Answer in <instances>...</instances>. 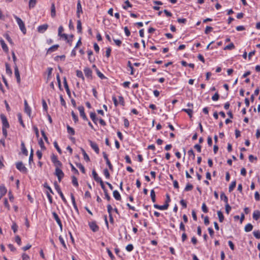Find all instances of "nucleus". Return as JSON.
Instances as JSON below:
<instances>
[{
	"label": "nucleus",
	"mask_w": 260,
	"mask_h": 260,
	"mask_svg": "<svg viewBox=\"0 0 260 260\" xmlns=\"http://www.w3.org/2000/svg\"><path fill=\"white\" fill-rule=\"evenodd\" d=\"M14 17L15 18L18 25H19L21 31L23 32V34H25L26 32V29L25 27V24L23 21L16 15H14Z\"/></svg>",
	"instance_id": "f257e3e1"
},
{
	"label": "nucleus",
	"mask_w": 260,
	"mask_h": 260,
	"mask_svg": "<svg viewBox=\"0 0 260 260\" xmlns=\"http://www.w3.org/2000/svg\"><path fill=\"white\" fill-rule=\"evenodd\" d=\"M16 168L22 173H26L27 171L26 168L21 161L17 162L16 164Z\"/></svg>",
	"instance_id": "f03ea898"
},
{
	"label": "nucleus",
	"mask_w": 260,
	"mask_h": 260,
	"mask_svg": "<svg viewBox=\"0 0 260 260\" xmlns=\"http://www.w3.org/2000/svg\"><path fill=\"white\" fill-rule=\"evenodd\" d=\"M54 184V186H55V188L56 190L57 191L58 194L60 195V196L61 198L62 199V201H63V202L64 203H66L67 202V201L64 197V196L60 189L59 186L58 185V184L56 182H55Z\"/></svg>",
	"instance_id": "7ed1b4c3"
},
{
	"label": "nucleus",
	"mask_w": 260,
	"mask_h": 260,
	"mask_svg": "<svg viewBox=\"0 0 260 260\" xmlns=\"http://www.w3.org/2000/svg\"><path fill=\"white\" fill-rule=\"evenodd\" d=\"M55 175L57 177L59 182H60L64 177V173L60 168H55Z\"/></svg>",
	"instance_id": "20e7f679"
},
{
	"label": "nucleus",
	"mask_w": 260,
	"mask_h": 260,
	"mask_svg": "<svg viewBox=\"0 0 260 260\" xmlns=\"http://www.w3.org/2000/svg\"><path fill=\"white\" fill-rule=\"evenodd\" d=\"M3 126L2 127L9 128L10 125L6 117L4 114H1Z\"/></svg>",
	"instance_id": "39448f33"
},
{
	"label": "nucleus",
	"mask_w": 260,
	"mask_h": 260,
	"mask_svg": "<svg viewBox=\"0 0 260 260\" xmlns=\"http://www.w3.org/2000/svg\"><path fill=\"white\" fill-rule=\"evenodd\" d=\"M83 13V10L82 9V6L81 4V2L80 0L78 1L77 5V12L76 15L77 17L78 18H80V14Z\"/></svg>",
	"instance_id": "423d86ee"
},
{
	"label": "nucleus",
	"mask_w": 260,
	"mask_h": 260,
	"mask_svg": "<svg viewBox=\"0 0 260 260\" xmlns=\"http://www.w3.org/2000/svg\"><path fill=\"white\" fill-rule=\"evenodd\" d=\"M78 109L80 112V116L84 120H88V118L86 116V114L84 112V108L83 106H79L78 108Z\"/></svg>",
	"instance_id": "0eeeda50"
},
{
	"label": "nucleus",
	"mask_w": 260,
	"mask_h": 260,
	"mask_svg": "<svg viewBox=\"0 0 260 260\" xmlns=\"http://www.w3.org/2000/svg\"><path fill=\"white\" fill-rule=\"evenodd\" d=\"M103 157H104V159H105V160L106 161V164L108 165L109 169L111 171H113V166L111 164V162L108 158V155L106 154V153L105 152H103Z\"/></svg>",
	"instance_id": "6e6552de"
},
{
	"label": "nucleus",
	"mask_w": 260,
	"mask_h": 260,
	"mask_svg": "<svg viewBox=\"0 0 260 260\" xmlns=\"http://www.w3.org/2000/svg\"><path fill=\"white\" fill-rule=\"evenodd\" d=\"M52 215H53V216L54 219L56 220V222L57 223V224L59 226L60 229L62 230V223H61V221L59 217H58L57 214L56 212H53L52 213Z\"/></svg>",
	"instance_id": "1a4fd4ad"
},
{
	"label": "nucleus",
	"mask_w": 260,
	"mask_h": 260,
	"mask_svg": "<svg viewBox=\"0 0 260 260\" xmlns=\"http://www.w3.org/2000/svg\"><path fill=\"white\" fill-rule=\"evenodd\" d=\"M14 74H15V77L16 78L17 83H20V81H21V80H20V74H19L18 68L17 66V65H15L14 66Z\"/></svg>",
	"instance_id": "9d476101"
},
{
	"label": "nucleus",
	"mask_w": 260,
	"mask_h": 260,
	"mask_svg": "<svg viewBox=\"0 0 260 260\" xmlns=\"http://www.w3.org/2000/svg\"><path fill=\"white\" fill-rule=\"evenodd\" d=\"M91 147L94 150L96 154H99L100 150L98 145L95 142H92L91 140L89 141Z\"/></svg>",
	"instance_id": "9b49d317"
},
{
	"label": "nucleus",
	"mask_w": 260,
	"mask_h": 260,
	"mask_svg": "<svg viewBox=\"0 0 260 260\" xmlns=\"http://www.w3.org/2000/svg\"><path fill=\"white\" fill-rule=\"evenodd\" d=\"M24 111L29 117L31 116V109L29 107L26 100L24 101Z\"/></svg>",
	"instance_id": "f8f14e48"
},
{
	"label": "nucleus",
	"mask_w": 260,
	"mask_h": 260,
	"mask_svg": "<svg viewBox=\"0 0 260 260\" xmlns=\"http://www.w3.org/2000/svg\"><path fill=\"white\" fill-rule=\"evenodd\" d=\"M89 225L90 229L94 232H97L99 230V228L95 221L89 222Z\"/></svg>",
	"instance_id": "ddd939ff"
},
{
	"label": "nucleus",
	"mask_w": 260,
	"mask_h": 260,
	"mask_svg": "<svg viewBox=\"0 0 260 260\" xmlns=\"http://www.w3.org/2000/svg\"><path fill=\"white\" fill-rule=\"evenodd\" d=\"M48 27V25L47 24L40 25L38 27V31L40 33H44L47 29Z\"/></svg>",
	"instance_id": "4468645a"
},
{
	"label": "nucleus",
	"mask_w": 260,
	"mask_h": 260,
	"mask_svg": "<svg viewBox=\"0 0 260 260\" xmlns=\"http://www.w3.org/2000/svg\"><path fill=\"white\" fill-rule=\"evenodd\" d=\"M63 84H64V86L66 89V90L67 91V93L68 96L70 98L71 96V91L70 90V89H69L68 83H67V79L66 77L63 78Z\"/></svg>",
	"instance_id": "2eb2a0df"
},
{
	"label": "nucleus",
	"mask_w": 260,
	"mask_h": 260,
	"mask_svg": "<svg viewBox=\"0 0 260 260\" xmlns=\"http://www.w3.org/2000/svg\"><path fill=\"white\" fill-rule=\"evenodd\" d=\"M169 204H165L164 205H161V206L158 205L157 204H154L153 206L155 208H156V209H158L159 210H164L167 209L169 207Z\"/></svg>",
	"instance_id": "dca6fc26"
},
{
	"label": "nucleus",
	"mask_w": 260,
	"mask_h": 260,
	"mask_svg": "<svg viewBox=\"0 0 260 260\" xmlns=\"http://www.w3.org/2000/svg\"><path fill=\"white\" fill-rule=\"evenodd\" d=\"M0 43L2 46V47L3 49V50L6 52L8 53L9 51L8 47L6 44L5 43V41L3 39L0 40Z\"/></svg>",
	"instance_id": "f3484780"
},
{
	"label": "nucleus",
	"mask_w": 260,
	"mask_h": 260,
	"mask_svg": "<svg viewBox=\"0 0 260 260\" xmlns=\"http://www.w3.org/2000/svg\"><path fill=\"white\" fill-rule=\"evenodd\" d=\"M84 72L85 74V75L87 78H90L92 77V71L90 69L88 68H86L84 70Z\"/></svg>",
	"instance_id": "a211bd4d"
},
{
	"label": "nucleus",
	"mask_w": 260,
	"mask_h": 260,
	"mask_svg": "<svg viewBox=\"0 0 260 260\" xmlns=\"http://www.w3.org/2000/svg\"><path fill=\"white\" fill-rule=\"evenodd\" d=\"M260 217V211L255 210L253 213V218L255 220H257Z\"/></svg>",
	"instance_id": "6ab92c4d"
},
{
	"label": "nucleus",
	"mask_w": 260,
	"mask_h": 260,
	"mask_svg": "<svg viewBox=\"0 0 260 260\" xmlns=\"http://www.w3.org/2000/svg\"><path fill=\"white\" fill-rule=\"evenodd\" d=\"M58 47H59L58 45H53L52 46H51L48 49L47 53H51L54 52V51L56 50Z\"/></svg>",
	"instance_id": "aec40b11"
},
{
	"label": "nucleus",
	"mask_w": 260,
	"mask_h": 260,
	"mask_svg": "<svg viewBox=\"0 0 260 260\" xmlns=\"http://www.w3.org/2000/svg\"><path fill=\"white\" fill-rule=\"evenodd\" d=\"M114 198L117 201H120L121 199V196L119 192L115 190L113 192Z\"/></svg>",
	"instance_id": "412c9836"
},
{
	"label": "nucleus",
	"mask_w": 260,
	"mask_h": 260,
	"mask_svg": "<svg viewBox=\"0 0 260 260\" xmlns=\"http://www.w3.org/2000/svg\"><path fill=\"white\" fill-rule=\"evenodd\" d=\"M21 147L22 153L27 156L28 155V151L25 146L24 142H22L21 144Z\"/></svg>",
	"instance_id": "4be33fe9"
},
{
	"label": "nucleus",
	"mask_w": 260,
	"mask_h": 260,
	"mask_svg": "<svg viewBox=\"0 0 260 260\" xmlns=\"http://www.w3.org/2000/svg\"><path fill=\"white\" fill-rule=\"evenodd\" d=\"M7 191V190L4 185H0V195L4 196L6 193Z\"/></svg>",
	"instance_id": "5701e85b"
},
{
	"label": "nucleus",
	"mask_w": 260,
	"mask_h": 260,
	"mask_svg": "<svg viewBox=\"0 0 260 260\" xmlns=\"http://www.w3.org/2000/svg\"><path fill=\"white\" fill-rule=\"evenodd\" d=\"M87 54L88 55V60L90 62H93L95 61L94 57H91V55L93 54V52L91 50H89L87 51Z\"/></svg>",
	"instance_id": "b1692460"
},
{
	"label": "nucleus",
	"mask_w": 260,
	"mask_h": 260,
	"mask_svg": "<svg viewBox=\"0 0 260 260\" xmlns=\"http://www.w3.org/2000/svg\"><path fill=\"white\" fill-rule=\"evenodd\" d=\"M92 174L95 181H96V182L101 181V179H102L98 176V174L96 173V171L94 170H92Z\"/></svg>",
	"instance_id": "393cba45"
},
{
	"label": "nucleus",
	"mask_w": 260,
	"mask_h": 260,
	"mask_svg": "<svg viewBox=\"0 0 260 260\" xmlns=\"http://www.w3.org/2000/svg\"><path fill=\"white\" fill-rule=\"evenodd\" d=\"M51 15L52 17H54L56 15L55 7L54 3L51 4Z\"/></svg>",
	"instance_id": "a878e982"
},
{
	"label": "nucleus",
	"mask_w": 260,
	"mask_h": 260,
	"mask_svg": "<svg viewBox=\"0 0 260 260\" xmlns=\"http://www.w3.org/2000/svg\"><path fill=\"white\" fill-rule=\"evenodd\" d=\"M6 66V73L9 75V76H11L12 74V70L10 68V67L9 64L8 63H5Z\"/></svg>",
	"instance_id": "bb28decb"
},
{
	"label": "nucleus",
	"mask_w": 260,
	"mask_h": 260,
	"mask_svg": "<svg viewBox=\"0 0 260 260\" xmlns=\"http://www.w3.org/2000/svg\"><path fill=\"white\" fill-rule=\"evenodd\" d=\"M253 225L251 223H248L244 228V230L246 232H249L252 230Z\"/></svg>",
	"instance_id": "cd10ccee"
},
{
	"label": "nucleus",
	"mask_w": 260,
	"mask_h": 260,
	"mask_svg": "<svg viewBox=\"0 0 260 260\" xmlns=\"http://www.w3.org/2000/svg\"><path fill=\"white\" fill-rule=\"evenodd\" d=\"M220 199L225 202V204H228V198L223 192L220 194Z\"/></svg>",
	"instance_id": "c85d7f7f"
},
{
	"label": "nucleus",
	"mask_w": 260,
	"mask_h": 260,
	"mask_svg": "<svg viewBox=\"0 0 260 260\" xmlns=\"http://www.w3.org/2000/svg\"><path fill=\"white\" fill-rule=\"evenodd\" d=\"M90 117L93 122L96 124V121L98 120V118H96V114L94 112H91L90 113Z\"/></svg>",
	"instance_id": "c756f323"
},
{
	"label": "nucleus",
	"mask_w": 260,
	"mask_h": 260,
	"mask_svg": "<svg viewBox=\"0 0 260 260\" xmlns=\"http://www.w3.org/2000/svg\"><path fill=\"white\" fill-rule=\"evenodd\" d=\"M217 215L219 218V221L220 222H222L224 220V216L221 211H218Z\"/></svg>",
	"instance_id": "7c9ffc66"
},
{
	"label": "nucleus",
	"mask_w": 260,
	"mask_h": 260,
	"mask_svg": "<svg viewBox=\"0 0 260 260\" xmlns=\"http://www.w3.org/2000/svg\"><path fill=\"white\" fill-rule=\"evenodd\" d=\"M77 29L79 33L82 32V23L80 20L77 21Z\"/></svg>",
	"instance_id": "2f4dec72"
},
{
	"label": "nucleus",
	"mask_w": 260,
	"mask_h": 260,
	"mask_svg": "<svg viewBox=\"0 0 260 260\" xmlns=\"http://www.w3.org/2000/svg\"><path fill=\"white\" fill-rule=\"evenodd\" d=\"M71 200H72V204H73L74 209L77 211H78V209L77 208V206L76 205V202H75V199L73 194H71Z\"/></svg>",
	"instance_id": "473e14b6"
},
{
	"label": "nucleus",
	"mask_w": 260,
	"mask_h": 260,
	"mask_svg": "<svg viewBox=\"0 0 260 260\" xmlns=\"http://www.w3.org/2000/svg\"><path fill=\"white\" fill-rule=\"evenodd\" d=\"M182 111H184L186 113H187L190 118L192 117V113H193L192 109H183L182 110Z\"/></svg>",
	"instance_id": "72a5a7b5"
},
{
	"label": "nucleus",
	"mask_w": 260,
	"mask_h": 260,
	"mask_svg": "<svg viewBox=\"0 0 260 260\" xmlns=\"http://www.w3.org/2000/svg\"><path fill=\"white\" fill-rule=\"evenodd\" d=\"M124 4L125 5H123L122 8L125 10H127L128 7H132V5L130 3L128 0L125 1L124 2Z\"/></svg>",
	"instance_id": "f704fd0d"
},
{
	"label": "nucleus",
	"mask_w": 260,
	"mask_h": 260,
	"mask_svg": "<svg viewBox=\"0 0 260 260\" xmlns=\"http://www.w3.org/2000/svg\"><path fill=\"white\" fill-rule=\"evenodd\" d=\"M72 183L74 185V186H75L76 187L78 186L79 184H78V182L77 181V179L75 176H72Z\"/></svg>",
	"instance_id": "c9c22d12"
},
{
	"label": "nucleus",
	"mask_w": 260,
	"mask_h": 260,
	"mask_svg": "<svg viewBox=\"0 0 260 260\" xmlns=\"http://www.w3.org/2000/svg\"><path fill=\"white\" fill-rule=\"evenodd\" d=\"M236 180L233 181V182H232V183L230 184V185L229 186V192L232 191L233 190V189H234V188L236 187Z\"/></svg>",
	"instance_id": "e433bc0d"
},
{
	"label": "nucleus",
	"mask_w": 260,
	"mask_h": 260,
	"mask_svg": "<svg viewBox=\"0 0 260 260\" xmlns=\"http://www.w3.org/2000/svg\"><path fill=\"white\" fill-rule=\"evenodd\" d=\"M96 73L97 75L99 78L101 79H105L107 78L104 75L103 73H102L98 69H96Z\"/></svg>",
	"instance_id": "4c0bfd02"
},
{
	"label": "nucleus",
	"mask_w": 260,
	"mask_h": 260,
	"mask_svg": "<svg viewBox=\"0 0 260 260\" xmlns=\"http://www.w3.org/2000/svg\"><path fill=\"white\" fill-rule=\"evenodd\" d=\"M150 197H151L152 201L153 203L155 202V201H156V200H155V191H154V189L151 190V191H150Z\"/></svg>",
	"instance_id": "58836bf2"
},
{
	"label": "nucleus",
	"mask_w": 260,
	"mask_h": 260,
	"mask_svg": "<svg viewBox=\"0 0 260 260\" xmlns=\"http://www.w3.org/2000/svg\"><path fill=\"white\" fill-rule=\"evenodd\" d=\"M67 132L69 134H71L72 135H75V131L73 128L70 126L69 125H67Z\"/></svg>",
	"instance_id": "ea45409f"
},
{
	"label": "nucleus",
	"mask_w": 260,
	"mask_h": 260,
	"mask_svg": "<svg viewBox=\"0 0 260 260\" xmlns=\"http://www.w3.org/2000/svg\"><path fill=\"white\" fill-rule=\"evenodd\" d=\"M17 116H18V120H19V123H20V124L23 127H25V125L23 123V121L22 120V116H21V113H18L17 114Z\"/></svg>",
	"instance_id": "a19ab883"
},
{
	"label": "nucleus",
	"mask_w": 260,
	"mask_h": 260,
	"mask_svg": "<svg viewBox=\"0 0 260 260\" xmlns=\"http://www.w3.org/2000/svg\"><path fill=\"white\" fill-rule=\"evenodd\" d=\"M235 48V45L233 43H230V44L226 46L224 50H232Z\"/></svg>",
	"instance_id": "79ce46f5"
},
{
	"label": "nucleus",
	"mask_w": 260,
	"mask_h": 260,
	"mask_svg": "<svg viewBox=\"0 0 260 260\" xmlns=\"http://www.w3.org/2000/svg\"><path fill=\"white\" fill-rule=\"evenodd\" d=\"M193 188V185L190 183H187L186 185L184 190L186 191L191 190Z\"/></svg>",
	"instance_id": "37998d69"
},
{
	"label": "nucleus",
	"mask_w": 260,
	"mask_h": 260,
	"mask_svg": "<svg viewBox=\"0 0 260 260\" xmlns=\"http://www.w3.org/2000/svg\"><path fill=\"white\" fill-rule=\"evenodd\" d=\"M77 167L83 173H85V170L84 166L80 163L76 164Z\"/></svg>",
	"instance_id": "c03bdc74"
},
{
	"label": "nucleus",
	"mask_w": 260,
	"mask_h": 260,
	"mask_svg": "<svg viewBox=\"0 0 260 260\" xmlns=\"http://www.w3.org/2000/svg\"><path fill=\"white\" fill-rule=\"evenodd\" d=\"M76 75L78 77L81 78L83 80H84V77L83 76L82 71L80 70H77Z\"/></svg>",
	"instance_id": "a18cd8bd"
},
{
	"label": "nucleus",
	"mask_w": 260,
	"mask_h": 260,
	"mask_svg": "<svg viewBox=\"0 0 260 260\" xmlns=\"http://www.w3.org/2000/svg\"><path fill=\"white\" fill-rule=\"evenodd\" d=\"M70 165L71 167L72 172H73L75 174L79 175L78 171L75 168V167L73 165V164L70 162Z\"/></svg>",
	"instance_id": "49530a36"
},
{
	"label": "nucleus",
	"mask_w": 260,
	"mask_h": 260,
	"mask_svg": "<svg viewBox=\"0 0 260 260\" xmlns=\"http://www.w3.org/2000/svg\"><path fill=\"white\" fill-rule=\"evenodd\" d=\"M253 234L256 239H260V231H254L253 232Z\"/></svg>",
	"instance_id": "de8ad7c7"
},
{
	"label": "nucleus",
	"mask_w": 260,
	"mask_h": 260,
	"mask_svg": "<svg viewBox=\"0 0 260 260\" xmlns=\"http://www.w3.org/2000/svg\"><path fill=\"white\" fill-rule=\"evenodd\" d=\"M53 164L55 166V168H60L62 166V163L59 160Z\"/></svg>",
	"instance_id": "09e8293b"
},
{
	"label": "nucleus",
	"mask_w": 260,
	"mask_h": 260,
	"mask_svg": "<svg viewBox=\"0 0 260 260\" xmlns=\"http://www.w3.org/2000/svg\"><path fill=\"white\" fill-rule=\"evenodd\" d=\"M53 144H54V146L55 147V148L56 149L57 151H58V152L59 153V154H61L62 153V151H61V149L59 148V147L58 146V144H57V143L56 141H55L54 143H53Z\"/></svg>",
	"instance_id": "8fccbe9b"
},
{
	"label": "nucleus",
	"mask_w": 260,
	"mask_h": 260,
	"mask_svg": "<svg viewBox=\"0 0 260 260\" xmlns=\"http://www.w3.org/2000/svg\"><path fill=\"white\" fill-rule=\"evenodd\" d=\"M56 79H57V83L58 84V87H59V89L62 90V88H61V80L60 79L59 75L58 74H57L56 75Z\"/></svg>",
	"instance_id": "3c124183"
},
{
	"label": "nucleus",
	"mask_w": 260,
	"mask_h": 260,
	"mask_svg": "<svg viewBox=\"0 0 260 260\" xmlns=\"http://www.w3.org/2000/svg\"><path fill=\"white\" fill-rule=\"evenodd\" d=\"M11 228H12V230L13 231L14 233H16L18 230V225H17V224L15 222H14L13 223Z\"/></svg>",
	"instance_id": "603ef678"
},
{
	"label": "nucleus",
	"mask_w": 260,
	"mask_h": 260,
	"mask_svg": "<svg viewBox=\"0 0 260 260\" xmlns=\"http://www.w3.org/2000/svg\"><path fill=\"white\" fill-rule=\"evenodd\" d=\"M225 212L227 214H229L230 213V212L232 209L231 207L230 206V205L228 204H226L225 205Z\"/></svg>",
	"instance_id": "864d4df0"
},
{
	"label": "nucleus",
	"mask_w": 260,
	"mask_h": 260,
	"mask_svg": "<svg viewBox=\"0 0 260 260\" xmlns=\"http://www.w3.org/2000/svg\"><path fill=\"white\" fill-rule=\"evenodd\" d=\"M219 98V95L218 92H216L212 96V100L214 101H217Z\"/></svg>",
	"instance_id": "5fc2aeb1"
},
{
	"label": "nucleus",
	"mask_w": 260,
	"mask_h": 260,
	"mask_svg": "<svg viewBox=\"0 0 260 260\" xmlns=\"http://www.w3.org/2000/svg\"><path fill=\"white\" fill-rule=\"evenodd\" d=\"M71 114L75 122H77L78 121V116L75 114L73 111H72Z\"/></svg>",
	"instance_id": "6e6d98bb"
},
{
	"label": "nucleus",
	"mask_w": 260,
	"mask_h": 260,
	"mask_svg": "<svg viewBox=\"0 0 260 260\" xmlns=\"http://www.w3.org/2000/svg\"><path fill=\"white\" fill-rule=\"evenodd\" d=\"M188 154L189 156H192V159H194L195 158L194 153L192 149L188 151Z\"/></svg>",
	"instance_id": "4d7b16f0"
},
{
	"label": "nucleus",
	"mask_w": 260,
	"mask_h": 260,
	"mask_svg": "<svg viewBox=\"0 0 260 260\" xmlns=\"http://www.w3.org/2000/svg\"><path fill=\"white\" fill-rule=\"evenodd\" d=\"M104 174L107 179H109L110 177V173L107 169L104 170Z\"/></svg>",
	"instance_id": "13d9d810"
},
{
	"label": "nucleus",
	"mask_w": 260,
	"mask_h": 260,
	"mask_svg": "<svg viewBox=\"0 0 260 260\" xmlns=\"http://www.w3.org/2000/svg\"><path fill=\"white\" fill-rule=\"evenodd\" d=\"M118 99H119V102L120 104H121L122 106H124L125 102H124V98H123V96L122 95L119 96Z\"/></svg>",
	"instance_id": "bf43d9fd"
},
{
	"label": "nucleus",
	"mask_w": 260,
	"mask_h": 260,
	"mask_svg": "<svg viewBox=\"0 0 260 260\" xmlns=\"http://www.w3.org/2000/svg\"><path fill=\"white\" fill-rule=\"evenodd\" d=\"M51 159L53 163H54L56 161H57L58 159L57 158V156H56L55 154H52L51 156Z\"/></svg>",
	"instance_id": "052dcab7"
},
{
	"label": "nucleus",
	"mask_w": 260,
	"mask_h": 260,
	"mask_svg": "<svg viewBox=\"0 0 260 260\" xmlns=\"http://www.w3.org/2000/svg\"><path fill=\"white\" fill-rule=\"evenodd\" d=\"M202 211L206 213L208 212V208L207 207L205 203H203L202 204Z\"/></svg>",
	"instance_id": "680f3d73"
},
{
	"label": "nucleus",
	"mask_w": 260,
	"mask_h": 260,
	"mask_svg": "<svg viewBox=\"0 0 260 260\" xmlns=\"http://www.w3.org/2000/svg\"><path fill=\"white\" fill-rule=\"evenodd\" d=\"M4 206L8 210H10V206L7 199H5L4 200Z\"/></svg>",
	"instance_id": "e2e57ef3"
},
{
	"label": "nucleus",
	"mask_w": 260,
	"mask_h": 260,
	"mask_svg": "<svg viewBox=\"0 0 260 260\" xmlns=\"http://www.w3.org/2000/svg\"><path fill=\"white\" fill-rule=\"evenodd\" d=\"M15 242L19 245H21V238L20 237L17 235L16 237H15Z\"/></svg>",
	"instance_id": "0e129e2a"
},
{
	"label": "nucleus",
	"mask_w": 260,
	"mask_h": 260,
	"mask_svg": "<svg viewBox=\"0 0 260 260\" xmlns=\"http://www.w3.org/2000/svg\"><path fill=\"white\" fill-rule=\"evenodd\" d=\"M133 249H134V246L131 244L127 245L126 247V250L129 252L132 251L133 250Z\"/></svg>",
	"instance_id": "69168bd1"
},
{
	"label": "nucleus",
	"mask_w": 260,
	"mask_h": 260,
	"mask_svg": "<svg viewBox=\"0 0 260 260\" xmlns=\"http://www.w3.org/2000/svg\"><path fill=\"white\" fill-rule=\"evenodd\" d=\"M213 30V28L209 26H207L206 29L205 30V33L206 34H208L209 32Z\"/></svg>",
	"instance_id": "338daca9"
},
{
	"label": "nucleus",
	"mask_w": 260,
	"mask_h": 260,
	"mask_svg": "<svg viewBox=\"0 0 260 260\" xmlns=\"http://www.w3.org/2000/svg\"><path fill=\"white\" fill-rule=\"evenodd\" d=\"M22 260H29V256L25 253L22 254Z\"/></svg>",
	"instance_id": "774afa93"
}]
</instances>
